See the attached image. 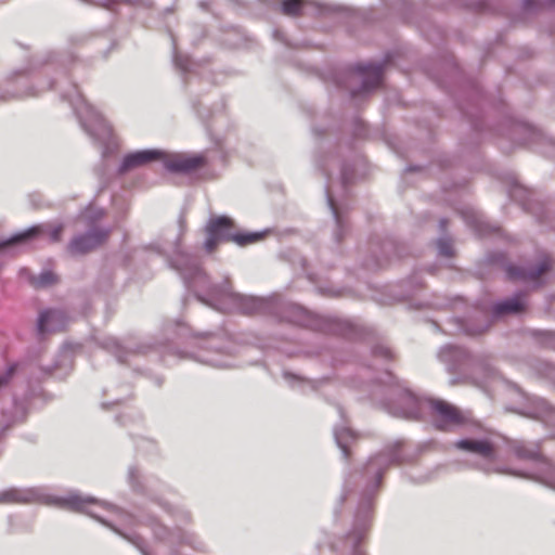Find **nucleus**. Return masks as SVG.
I'll return each instance as SVG.
<instances>
[{
	"instance_id": "nucleus-15",
	"label": "nucleus",
	"mask_w": 555,
	"mask_h": 555,
	"mask_svg": "<svg viewBox=\"0 0 555 555\" xmlns=\"http://www.w3.org/2000/svg\"><path fill=\"white\" fill-rule=\"evenodd\" d=\"M25 500L26 496L15 489H9L0 492V503L21 502Z\"/></svg>"
},
{
	"instance_id": "nucleus-12",
	"label": "nucleus",
	"mask_w": 555,
	"mask_h": 555,
	"mask_svg": "<svg viewBox=\"0 0 555 555\" xmlns=\"http://www.w3.org/2000/svg\"><path fill=\"white\" fill-rule=\"evenodd\" d=\"M524 300L520 296H514L509 299L498 302L494 306L493 311L498 315L503 313H516L524 308Z\"/></svg>"
},
{
	"instance_id": "nucleus-25",
	"label": "nucleus",
	"mask_w": 555,
	"mask_h": 555,
	"mask_svg": "<svg viewBox=\"0 0 555 555\" xmlns=\"http://www.w3.org/2000/svg\"><path fill=\"white\" fill-rule=\"evenodd\" d=\"M537 403H538V405H539L541 409H544V408H545V405H546V403H545V402H544V400H542V399H537Z\"/></svg>"
},
{
	"instance_id": "nucleus-1",
	"label": "nucleus",
	"mask_w": 555,
	"mask_h": 555,
	"mask_svg": "<svg viewBox=\"0 0 555 555\" xmlns=\"http://www.w3.org/2000/svg\"><path fill=\"white\" fill-rule=\"evenodd\" d=\"M153 160H162L165 168L171 172H189L202 162L198 156L167 155L159 150L137 151L126 155L119 167L120 172L129 171Z\"/></svg>"
},
{
	"instance_id": "nucleus-3",
	"label": "nucleus",
	"mask_w": 555,
	"mask_h": 555,
	"mask_svg": "<svg viewBox=\"0 0 555 555\" xmlns=\"http://www.w3.org/2000/svg\"><path fill=\"white\" fill-rule=\"evenodd\" d=\"M51 503L72 511L87 513L103 524H105L106 520L102 515L99 514V511L111 508L106 504L98 502L91 496H81L77 493H70L64 498H52Z\"/></svg>"
},
{
	"instance_id": "nucleus-13",
	"label": "nucleus",
	"mask_w": 555,
	"mask_h": 555,
	"mask_svg": "<svg viewBox=\"0 0 555 555\" xmlns=\"http://www.w3.org/2000/svg\"><path fill=\"white\" fill-rule=\"evenodd\" d=\"M334 436H335L337 446L340 448L344 456L346 457L347 456V441L349 439H354L356 434L348 427L341 426V427H336L334 429Z\"/></svg>"
},
{
	"instance_id": "nucleus-8",
	"label": "nucleus",
	"mask_w": 555,
	"mask_h": 555,
	"mask_svg": "<svg viewBox=\"0 0 555 555\" xmlns=\"http://www.w3.org/2000/svg\"><path fill=\"white\" fill-rule=\"evenodd\" d=\"M171 264L183 274L184 279L191 283L195 276H201V270L189 254L177 251L176 258Z\"/></svg>"
},
{
	"instance_id": "nucleus-23",
	"label": "nucleus",
	"mask_w": 555,
	"mask_h": 555,
	"mask_svg": "<svg viewBox=\"0 0 555 555\" xmlns=\"http://www.w3.org/2000/svg\"><path fill=\"white\" fill-rule=\"evenodd\" d=\"M548 486L555 489V470L551 479L547 481Z\"/></svg>"
},
{
	"instance_id": "nucleus-4",
	"label": "nucleus",
	"mask_w": 555,
	"mask_h": 555,
	"mask_svg": "<svg viewBox=\"0 0 555 555\" xmlns=\"http://www.w3.org/2000/svg\"><path fill=\"white\" fill-rule=\"evenodd\" d=\"M82 127L98 140L106 141L111 138V127L101 114L89 103L82 101L77 108Z\"/></svg>"
},
{
	"instance_id": "nucleus-19",
	"label": "nucleus",
	"mask_w": 555,
	"mask_h": 555,
	"mask_svg": "<svg viewBox=\"0 0 555 555\" xmlns=\"http://www.w3.org/2000/svg\"><path fill=\"white\" fill-rule=\"evenodd\" d=\"M438 251L440 255L449 257L452 255V246L451 243L447 240L438 241Z\"/></svg>"
},
{
	"instance_id": "nucleus-10",
	"label": "nucleus",
	"mask_w": 555,
	"mask_h": 555,
	"mask_svg": "<svg viewBox=\"0 0 555 555\" xmlns=\"http://www.w3.org/2000/svg\"><path fill=\"white\" fill-rule=\"evenodd\" d=\"M456 448L489 459L492 455V449L489 442L472 439H461L455 443Z\"/></svg>"
},
{
	"instance_id": "nucleus-14",
	"label": "nucleus",
	"mask_w": 555,
	"mask_h": 555,
	"mask_svg": "<svg viewBox=\"0 0 555 555\" xmlns=\"http://www.w3.org/2000/svg\"><path fill=\"white\" fill-rule=\"evenodd\" d=\"M364 74H365V77H364V81H363V88L365 90H369L375 86L378 85L379 80H380V69L379 67H376V66H367L365 69H364Z\"/></svg>"
},
{
	"instance_id": "nucleus-30",
	"label": "nucleus",
	"mask_w": 555,
	"mask_h": 555,
	"mask_svg": "<svg viewBox=\"0 0 555 555\" xmlns=\"http://www.w3.org/2000/svg\"><path fill=\"white\" fill-rule=\"evenodd\" d=\"M353 555H363L361 552L357 551Z\"/></svg>"
},
{
	"instance_id": "nucleus-9",
	"label": "nucleus",
	"mask_w": 555,
	"mask_h": 555,
	"mask_svg": "<svg viewBox=\"0 0 555 555\" xmlns=\"http://www.w3.org/2000/svg\"><path fill=\"white\" fill-rule=\"evenodd\" d=\"M63 313L59 310L42 311L38 319V331L41 334L57 331L61 327Z\"/></svg>"
},
{
	"instance_id": "nucleus-29",
	"label": "nucleus",
	"mask_w": 555,
	"mask_h": 555,
	"mask_svg": "<svg viewBox=\"0 0 555 555\" xmlns=\"http://www.w3.org/2000/svg\"><path fill=\"white\" fill-rule=\"evenodd\" d=\"M406 400H409V401H414V398H412V397L408 396V397H406Z\"/></svg>"
},
{
	"instance_id": "nucleus-5",
	"label": "nucleus",
	"mask_w": 555,
	"mask_h": 555,
	"mask_svg": "<svg viewBox=\"0 0 555 555\" xmlns=\"http://www.w3.org/2000/svg\"><path fill=\"white\" fill-rule=\"evenodd\" d=\"M107 237V231L105 230H91L85 235L75 237L69 245V249L73 254H83L96 246Z\"/></svg>"
},
{
	"instance_id": "nucleus-26",
	"label": "nucleus",
	"mask_w": 555,
	"mask_h": 555,
	"mask_svg": "<svg viewBox=\"0 0 555 555\" xmlns=\"http://www.w3.org/2000/svg\"><path fill=\"white\" fill-rule=\"evenodd\" d=\"M102 216H103V211H102V210H100V209H98V210L94 212V216H93V217H94L95 219H100Z\"/></svg>"
},
{
	"instance_id": "nucleus-11",
	"label": "nucleus",
	"mask_w": 555,
	"mask_h": 555,
	"mask_svg": "<svg viewBox=\"0 0 555 555\" xmlns=\"http://www.w3.org/2000/svg\"><path fill=\"white\" fill-rule=\"evenodd\" d=\"M222 296L228 299L235 308L241 309L246 313L253 312L259 306V300L254 297L229 292L223 293Z\"/></svg>"
},
{
	"instance_id": "nucleus-17",
	"label": "nucleus",
	"mask_w": 555,
	"mask_h": 555,
	"mask_svg": "<svg viewBox=\"0 0 555 555\" xmlns=\"http://www.w3.org/2000/svg\"><path fill=\"white\" fill-rule=\"evenodd\" d=\"M54 281L55 276L51 271H43L34 280V284L37 287H44L52 284Z\"/></svg>"
},
{
	"instance_id": "nucleus-31",
	"label": "nucleus",
	"mask_w": 555,
	"mask_h": 555,
	"mask_svg": "<svg viewBox=\"0 0 555 555\" xmlns=\"http://www.w3.org/2000/svg\"><path fill=\"white\" fill-rule=\"evenodd\" d=\"M92 218L91 216H88L87 214L85 215V219H90Z\"/></svg>"
},
{
	"instance_id": "nucleus-16",
	"label": "nucleus",
	"mask_w": 555,
	"mask_h": 555,
	"mask_svg": "<svg viewBox=\"0 0 555 555\" xmlns=\"http://www.w3.org/2000/svg\"><path fill=\"white\" fill-rule=\"evenodd\" d=\"M302 7L301 0H284L282 3V11L287 15H296Z\"/></svg>"
},
{
	"instance_id": "nucleus-21",
	"label": "nucleus",
	"mask_w": 555,
	"mask_h": 555,
	"mask_svg": "<svg viewBox=\"0 0 555 555\" xmlns=\"http://www.w3.org/2000/svg\"><path fill=\"white\" fill-rule=\"evenodd\" d=\"M62 230H63L62 224H57V225L51 228L48 233L50 240L52 242H57L61 237Z\"/></svg>"
},
{
	"instance_id": "nucleus-2",
	"label": "nucleus",
	"mask_w": 555,
	"mask_h": 555,
	"mask_svg": "<svg viewBox=\"0 0 555 555\" xmlns=\"http://www.w3.org/2000/svg\"><path fill=\"white\" fill-rule=\"evenodd\" d=\"M231 227L232 221L228 217L222 216L211 219L206 227L207 237L204 243L205 249L210 253L220 241L227 238H231L238 245H246L258 241L261 236L259 232L230 235Z\"/></svg>"
},
{
	"instance_id": "nucleus-7",
	"label": "nucleus",
	"mask_w": 555,
	"mask_h": 555,
	"mask_svg": "<svg viewBox=\"0 0 555 555\" xmlns=\"http://www.w3.org/2000/svg\"><path fill=\"white\" fill-rule=\"evenodd\" d=\"M550 267L548 259L543 258L539 261L538 266L528 270L521 267L508 266L506 268V273L512 280H521L526 283L537 284L539 276L545 272Z\"/></svg>"
},
{
	"instance_id": "nucleus-6",
	"label": "nucleus",
	"mask_w": 555,
	"mask_h": 555,
	"mask_svg": "<svg viewBox=\"0 0 555 555\" xmlns=\"http://www.w3.org/2000/svg\"><path fill=\"white\" fill-rule=\"evenodd\" d=\"M433 408L439 416L438 427L448 429L452 426L460 425L463 422L461 412L453 405L444 401H435Z\"/></svg>"
},
{
	"instance_id": "nucleus-18",
	"label": "nucleus",
	"mask_w": 555,
	"mask_h": 555,
	"mask_svg": "<svg viewBox=\"0 0 555 555\" xmlns=\"http://www.w3.org/2000/svg\"><path fill=\"white\" fill-rule=\"evenodd\" d=\"M38 231V228L34 227L28 229L27 231H24L22 233L15 234L12 237H10L7 242L3 243V245L14 244L17 242H21L25 240L26 237H29L31 234Z\"/></svg>"
},
{
	"instance_id": "nucleus-28",
	"label": "nucleus",
	"mask_w": 555,
	"mask_h": 555,
	"mask_svg": "<svg viewBox=\"0 0 555 555\" xmlns=\"http://www.w3.org/2000/svg\"><path fill=\"white\" fill-rule=\"evenodd\" d=\"M516 452H517V454H518L519 456H527V454L521 453V451H520V450H517Z\"/></svg>"
},
{
	"instance_id": "nucleus-20",
	"label": "nucleus",
	"mask_w": 555,
	"mask_h": 555,
	"mask_svg": "<svg viewBox=\"0 0 555 555\" xmlns=\"http://www.w3.org/2000/svg\"><path fill=\"white\" fill-rule=\"evenodd\" d=\"M15 370H16V365H14V364L8 367V370L0 376V387L8 384V382L13 376Z\"/></svg>"
},
{
	"instance_id": "nucleus-27",
	"label": "nucleus",
	"mask_w": 555,
	"mask_h": 555,
	"mask_svg": "<svg viewBox=\"0 0 555 555\" xmlns=\"http://www.w3.org/2000/svg\"><path fill=\"white\" fill-rule=\"evenodd\" d=\"M284 376H285V378H287V379H288V378H291V377H295L293 374H289V373H285V374H284Z\"/></svg>"
},
{
	"instance_id": "nucleus-22",
	"label": "nucleus",
	"mask_w": 555,
	"mask_h": 555,
	"mask_svg": "<svg viewBox=\"0 0 555 555\" xmlns=\"http://www.w3.org/2000/svg\"><path fill=\"white\" fill-rule=\"evenodd\" d=\"M327 201H328V205H330V207H331V209H332V212H333V215H334L335 219H336V220H337V222H338L339 220H338V216H337V212H336V210H335V207H334V203H333L332 198H330V197H328V199H327Z\"/></svg>"
},
{
	"instance_id": "nucleus-24",
	"label": "nucleus",
	"mask_w": 555,
	"mask_h": 555,
	"mask_svg": "<svg viewBox=\"0 0 555 555\" xmlns=\"http://www.w3.org/2000/svg\"><path fill=\"white\" fill-rule=\"evenodd\" d=\"M218 309H222V310H225V309H230L231 306L224 304V302H220L218 306H217Z\"/></svg>"
}]
</instances>
